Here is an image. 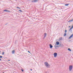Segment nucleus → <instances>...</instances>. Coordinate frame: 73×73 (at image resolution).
Segmentation results:
<instances>
[{
  "instance_id": "obj_1",
  "label": "nucleus",
  "mask_w": 73,
  "mask_h": 73,
  "mask_svg": "<svg viewBox=\"0 0 73 73\" xmlns=\"http://www.w3.org/2000/svg\"><path fill=\"white\" fill-rule=\"evenodd\" d=\"M44 64L45 65V66H46V67L48 68H49L50 67V65L47 62H45Z\"/></svg>"
},
{
  "instance_id": "obj_2",
  "label": "nucleus",
  "mask_w": 73,
  "mask_h": 73,
  "mask_svg": "<svg viewBox=\"0 0 73 73\" xmlns=\"http://www.w3.org/2000/svg\"><path fill=\"white\" fill-rule=\"evenodd\" d=\"M73 69V66L70 65L69 66V71H71Z\"/></svg>"
},
{
  "instance_id": "obj_3",
  "label": "nucleus",
  "mask_w": 73,
  "mask_h": 73,
  "mask_svg": "<svg viewBox=\"0 0 73 73\" xmlns=\"http://www.w3.org/2000/svg\"><path fill=\"white\" fill-rule=\"evenodd\" d=\"M54 57H56L57 56V53L56 52H54Z\"/></svg>"
},
{
  "instance_id": "obj_4",
  "label": "nucleus",
  "mask_w": 73,
  "mask_h": 73,
  "mask_svg": "<svg viewBox=\"0 0 73 73\" xmlns=\"http://www.w3.org/2000/svg\"><path fill=\"white\" fill-rule=\"evenodd\" d=\"M50 46V49H52L53 48V46L51 44H49Z\"/></svg>"
},
{
  "instance_id": "obj_5",
  "label": "nucleus",
  "mask_w": 73,
  "mask_h": 73,
  "mask_svg": "<svg viewBox=\"0 0 73 73\" xmlns=\"http://www.w3.org/2000/svg\"><path fill=\"white\" fill-rule=\"evenodd\" d=\"M73 34L71 35L70 36V37L68 38V39H70V38H71L72 37H73Z\"/></svg>"
},
{
  "instance_id": "obj_6",
  "label": "nucleus",
  "mask_w": 73,
  "mask_h": 73,
  "mask_svg": "<svg viewBox=\"0 0 73 73\" xmlns=\"http://www.w3.org/2000/svg\"><path fill=\"white\" fill-rule=\"evenodd\" d=\"M15 50H13L12 51V54H14L15 53Z\"/></svg>"
},
{
  "instance_id": "obj_7",
  "label": "nucleus",
  "mask_w": 73,
  "mask_h": 73,
  "mask_svg": "<svg viewBox=\"0 0 73 73\" xmlns=\"http://www.w3.org/2000/svg\"><path fill=\"white\" fill-rule=\"evenodd\" d=\"M44 36L45 38L46 37V33H45L44 35Z\"/></svg>"
},
{
  "instance_id": "obj_8",
  "label": "nucleus",
  "mask_w": 73,
  "mask_h": 73,
  "mask_svg": "<svg viewBox=\"0 0 73 73\" xmlns=\"http://www.w3.org/2000/svg\"><path fill=\"white\" fill-rule=\"evenodd\" d=\"M56 45H59L60 43H59V42L58 41L56 42Z\"/></svg>"
},
{
  "instance_id": "obj_9",
  "label": "nucleus",
  "mask_w": 73,
  "mask_h": 73,
  "mask_svg": "<svg viewBox=\"0 0 73 73\" xmlns=\"http://www.w3.org/2000/svg\"><path fill=\"white\" fill-rule=\"evenodd\" d=\"M35 3H37L38 0H34Z\"/></svg>"
},
{
  "instance_id": "obj_10",
  "label": "nucleus",
  "mask_w": 73,
  "mask_h": 73,
  "mask_svg": "<svg viewBox=\"0 0 73 73\" xmlns=\"http://www.w3.org/2000/svg\"><path fill=\"white\" fill-rule=\"evenodd\" d=\"M68 50H69V51H70V52H71V51H72V50H71L70 49V48H68Z\"/></svg>"
},
{
  "instance_id": "obj_11",
  "label": "nucleus",
  "mask_w": 73,
  "mask_h": 73,
  "mask_svg": "<svg viewBox=\"0 0 73 73\" xmlns=\"http://www.w3.org/2000/svg\"><path fill=\"white\" fill-rule=\"evenodd\" d=\"M69 4H66L65 5V6H68V5H69Z\"/></svg>"
},
{
  "instance_id": "obj_12",
  "label": "nucleus",
  "mask_w": 73,
  "mask_h": 73,
  "mask_svg": "<svg viewBox=\"0 0 73 73\" xmlns=\"http://www.w3.org/2000/svg\"><path fill=\"white\" fill-rule=\"evenodd\" d=\"M64 36H66V33H65L64 34Z\"/></svg>"
},
{
  "instance_id": "obj_13",
  "label": "nucleus",
  "mask_w": 73,
  "mask_h": 73,
  "mask_svg": "<svg viewBox=\"0 0 73 73\" xmlns=\"http://www.w3.org/2000/svg\"><path fill=\"white\" fill-rule=\"evenodd\" d=\"M62 37H61V38H60L59 39V40H62Z\"/></svg>"
},
{
  "instance_id": "obj_14",
  "label": "nucleus",
  "mask_w": 73,
  "mask_h": 73,
  "mask_svg": "<svg viewBox=\"0 0 73 73\" xmlns=\"http://www.w3.org/2000/svg\"><path fill=\"white\" fill-rule=\"evenodd\" d=\"M7 12H8L10 13L11 12V11H10L7 10Z\"/></svg>"
},
{
  "instance_id": "obj_15",
  "label": "nucleus",
  "mask_w": 73,
  "mask_h": 73,
  "mask_svg": "<svg viewBox=\"0 0 73 73\" xmlns=\"http://www.w3.org/2000/svg\"><path fill=\"white\" fill-rule=\"evenodd\" d=\"M31 2H32V3H33V2H35V0L31 1Z\"/></svg>"
},
{
  "instance_id": "obj_16",
  "label": "nucleus",
  "mask_w": 73,
  "mask_h": 73,
  "mask_svg": "<svg viewBox=\"0 0 73 73\" xmlns=\"http://www.w3.org/2000/svg\"><path fill=\"white\" fill-rule=\"evenodd\" d=\"M67 32V30H66L65 31V33H66V32Z\"/></svg>"
},
{
  "instance_id": "obj_17",
  "label": "nucleus",
  "mask_w": 73,
  "mask_h": 73,
  "mask_svg": "<svg viewBox=\"0 0 73 73\" xmlns=\"http://www.w3.org/2000/svg\"><path fill=\"white\" fill-rule=\"evenodd\" d=\"M2 57H3V56H0V58H2Z\"/></svg>"
},
{
  "instance_id": "obj_18",
  "label": "nucleus",
  "mask_w": 73,
  "mask_h": 73,
  "mask_svg": "<svg viewBox=\"0 0 73 73\" xmlns=\"http://www.w3.org/2000/svg\"><path fill=\"white\" fill-rule=\"evenodd\" d=\"M72 29V27H71L69 31H70V30H71V29Z\"/></svg>"
},
{
  "instance_id": "obj_19",
  "label": "nucleus",
  "mask_w": 73,
  "mask_h": 73,
  "mask_svg": "<svg viewBox=\"0 0 73 73\" xmlns=\"http://www.w3.org/2000/svg\"><path fill=\"white\" fill-rule=\"evenodd\" d=\"M6 11V12L7 11V10H5L3 11Z\"/></svg>"
},
{
  "instance_id": "obj_20",
  "label": "nucleus",
  "mask_w": 73,
  "mask_h": 73,
  "mask_svg": "<svg viewBox=\"0 0 73 73\" xmlns=\"http://www.w3.org/2000/svg\"><path fill=\"white\" fill-rule=\"evenodd\" d=\"M2 54H4V52H3Z\"/></svg>"
},
{
  "instance_id": "obj_21",
  "label": "nucleus",
  "mask_w": 73,
  "mask_h": 73,
  "mask_svg": "<svg viewBox=\"0 0 73 73\" xmlns=\"http://www.w3.org/2000/svg\"><path fill=\"white\" fill-rule=\"evenodd\" d=\"M19 11H20L21 12H22V11H21V10H19Z\"/></svg>"
},
{
  "instance_id": "obj_22",
  "label": "nucleus",
  "mask_w": 73,
  "mask_h": 73,
  "mask_svg": "<svg viewBox=\"0 0 73 73\" xmlns=\"http://www.w3.org/2000/svg\"><path fill=\"white\" fill-rule=\"evenodd\" d=\"M21 70L22 72H24V70L23 69H21Z\"/></svg>"
},
{
  "instance_id": "obj_23",
  "label": "nucleus",
  "mask_w": 73,
  "mask_h": 73,
  "mask_svg": "<svg viewBox=\"0 0 73 73\" xmlns=\"http://www.w3.org/2000/svg\"><path fill=\"white\" fill-rule=\"evenodd\" d=\"M28 52H29V53H31V52H30V51H28Z\"/></svg>"
},
{
  "instance_id": "obj_24",
  "label": "nucleus",
  "mask_w": 73,
  "mask_h": 73,
  "mask_svg": "<svg viewBox=\"0 0 73 73\" xmlns=\"http://www.w3.org/2000/svg\"><path fill=\"white\" fill-rule=\"evenodd\" d=\"M17 8H19V9H20V7H17Z\"/></svg>"
},
{
  "instance_id": "obj_25",
  "label": "nucleus",
  "mask_w": 73,
  "mask_h": 73,
  "mask_svg": "<svg viewBox=\"0 0 73 73\" xmlns=\"http://www.w3.org/2000/svg\"><path fill=\"white\" fill-rule=\"evenodd\" d=\"M68 28H70V26H69Z\"/></svg>"
},
{
  "instance_id": "obj_26",
  "label": "nucleus",
  "mask_w": 73,
  "mask_h": 73,
  "mask_svg": "<svg viewBox=\"0 0 73 73\" xmlns=\"http://www.w3.org/2000/svg\"><path fill=\"white\" fill-rule=\"evenodd\" d=\"M56 46V47H57L58 48V46Z\"/></svg>"
},
{
  "instance_id": "obj_27",
  "label": "nucleus",
  "mask_w": 73,
  "mask_h": 73,
  "mask_svg": "<svg viewBox=\"0 0 73 73\" xmlns=\"http://www.w3.org/2000/svg\"><path fill=\"white\" fill-rule=\"evenodd\" d=\"M71 28H72L73 29V26L72 27H71Z\"/></svg>"
},
{
  "instance_id": "obj_28",
  "label": "nucleus",
  "mask_w": 73,
  "mask_h": 73,
  "mask_svg": "<svg viewBox=\"0 0 73 73\" xmlns=\"http://www.w3.org/2000/svg\"><path fill=\"white\" fill-rule=\"evenodd\" d=\"M0 61H1V59L0 58Z\"/></svg>"
},
{
  "instance_id": "obj_29",
  "label": "nucleus",
  "mask_w": 73,
  "mask_h": 73,
  "mask_svg": "<svg viewBox=\"0 0 73 73\" xmlns=\"http://www.w3.org/2000/svg\"><path fill=\"white\" fill-rule=\"evenodd\" d=\"M8 61H10V60H8Z\"/></svg>"
},
{
  "instance_id": "obj_30",
  "label": "nucleus",
  "mask_w": 73,
  "mask_h": 73,
  "mask_svg": "<svg viewBox=\"0 0 73 73\" xmlns=\"http://www.w3.org/2000/svg\"><path fill=\"white\" fill-rule=\"evenodd\" d=\"M31 71L32 70V69H31Z\"/></svg>"
},
{
  "instance_id": "obj_31",
  "label": "nucleus",
  "mask_w": 73,
  "mask_h": 73,
  "mask_svg": "<svg viewBox=\"0 0 73 73\" xmlns=\"http://www.w3.org/2000/svg\"><path fill=\"white\" fill-rule=\"evenodd\" d=\"M3 73H4V72H3Z\"/></svg>"
},
{
  "instance_id": "obj_32",
  "label": "nucleus",
  "mask_w": 73,
  "mask_h": 73,
  "mask_svg": "<svg viewBox=\"0 0 73 73\" xmlns=\"http://www.w3.org/2000/svg\"><path fill=\"white\" fill-rule=\"evenodd\" d=\"M5 25H7V24H5Z\"/></svg>"
},
{
  "instance_id": "obj_33",
  "label": "nucleus",
  "mask_w": 73,
  "mask_h": 73,
  "mask_svg": "<svg viewBox=\"0 0 73 73\" xmlns=\"http://www.w3.org/2000/svg\"><path fill=\"white\" fill-rule=\"evenodd\" d=\"M71 32H72V31H71Z\"/></svg>"
}]
</instances>
